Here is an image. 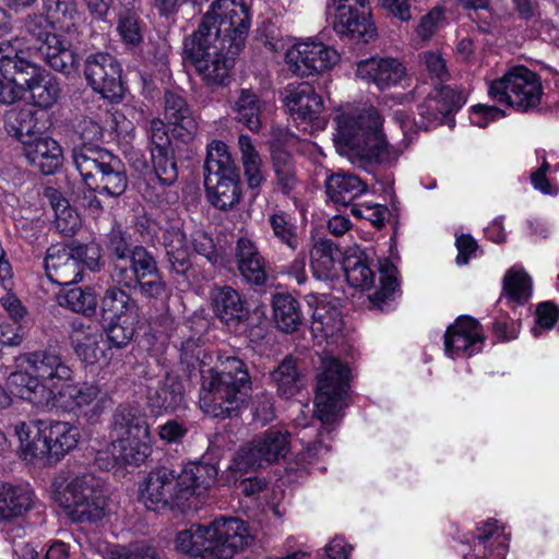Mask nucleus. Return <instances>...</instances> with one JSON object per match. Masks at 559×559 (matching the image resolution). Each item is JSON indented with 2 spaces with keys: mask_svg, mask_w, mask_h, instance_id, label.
<instances>
[{
  "mask_svg": "<svg viewBox=\"0 0 559 559\" xmlns=\"http://www.w3.org/2000/svg\"><path fill=\"white\" fill-rule=\"evenodd\" d=\"M209 202L217 210L229 211L242 197L239 169L222 141L207 145L203 166Z\"/></svg>",
  "mask_w": 559,
  "mask_h": 559,
  "instance_id": "obj_8",
  "label": "nucleus"
},
{
  "mask_svg": "<svg viewBox=\"0 0 559 559\" xmlns=\"http://www.w3.org/2000/svg\"><path fill=\"white\" fill-rule=\"evenodd\" d=\"M349 393L350 369L336 357H322L317 376L314 415L326 433L342 419Z\"/></svg>",
  "mask_w": 559,
  "mask_h": 559,
  "instance_id": "obj_7",
  "label": "nucleus"
},
{
  "mask_svg": "<svg viewBox=\"0 0 559 559\" xmlns=\"http://www.w3.org/2000/svg\"><path fill=\"white\" fill-rule=\"evenodd\" d=\"M27 163L43 175H52L62 165L63 154L59 143L50 136L37 134L22 145Z\"/></svg>",
  "mask_w": 559,
  "mask_h": 559,
  "instance_id": "obj_29",
  "label": "nucleus"
},
{
  "mask_svg": "<svg viewBox=\"0 0 559 559\" xmlns=\"http://www.w3.org/2000/svg\"><path fill=\"white\" fill-rule=\"evenodd\" d=\"M219 366L203 376L200 407L212 416L227 418L237 415L251 391L247 365L236 356H219Z\"/></svg>",
  "mask_w": 559,
  "mask_h": 559,
  "instance_id": "obj_3",
  "label": "nucleus"
},
{
  "mask_svg": "<svg viewBox=\"0 0 559 559\" xmlns=\"http://www.w3.org/2000/svg\"><path fill=\"white\" fill-rule=\"evenodd\" d=\"M112 447L120 463L139 466L151 455V435L139 440L135 438L112 440Z\"/></svg>",
  "mask_w": 559,
  "mask_h": 559,
  "instance_id": "obj_47",
  "label": "nucleus"
},
{
  "mask_svg": "<svg viewBox=\"0 0 559 559\" xmlns=\"http://www.w3.org/2000/svg\"><path fill=\"white\" fill-rule=\"evenodd\" d=\"M356 75L383 91L399 85L405 78V68L393 58H369L357 63Z\"/></svg>",
  "mask_w": 559,
  "mask_h": 559,
  "instance_id": "obj_27",
  "label": "nucleus"
},
{
  "mask_svg": "<svg viewBox=\"0 0 559 559\" xmlns=\"http://www.w3.org/2000/svg\"><path fill=\"white\" fill-rule=\"evenodd\" d=\"M341 257V250L331 240H318L310 251V265L313 275L323 281L332 278Z\"/></svg>",
  "mask_w": 559,
  "mask_h": 559,
  "instance_id": "obj_41",
  "label": "nucleus"
},
{
  "mask_svg": "<svg viewBox=\"0 0 559 559\" xmlns=\"http://www.w3.org/2000/svg\"><path fill=\"white\" fill-rule=\"evenodd\" d=\"M164 116L171 126V134L181 159H191L197 153L199 123L190 105L178 92L166 91Z\"/></svg>",
  "mask_w": 559,
  "mask_h": 559,
  "instance_id": "obj_15",
  "label": "nucleus"
},
{
  "mask_svg": "<svg viewBox=\"0 0 559 559\" xmlns=\"http://www.w3.org/2000/svg\"><path fill=\"white\" fill-rule=\"evenodd\" d=\"M181 481L177 469L168 466L153 468L139 489V500L151 511L185 509L188 503L181 497Z\"/></svg>",
  "mask_w": 559,
  "mask_h": 559,
  "instance_id": "obj_14",
  "label": "nucleus"
},
{
  "mask_svg": "<svg viewBox=\"0 0 559 559\" xmlns=\"http://www.w3.org/2000/svg\"><path fill=\"white\" fill-rule=\"evenodd\" d=\"M4 129L16 138L22 145L35 138L40 129L37 127L35 111L31 108H11L4 115Z\"/></svg>",
  "mask_w": 559,
  "mask_h": 559,
  "instance_id": "obj_42",
  "label": "nucleus"
},
{
  "mask_svg": "<svg viewBox=\"0 0 559 559\" xmlns=\"http://www.w3.org/2000/svg\"><path fill=\"white\" fill-rule=\"evenodd\" d=\"M105 559H158L156 549L143 542L129 546L108 545L103 550Z\"/></svg>",
  "mask_w": 559,
  "mask_h": 559,
  "instance_id": "obj_55",
  "label": "nucleus"
},
{
  "mask_svg": "<svg viewBox=\"0 0 559 559\" xmlns=\"http://www.w3.org/2000/svg\"><path fill=\"white\" fill-rule=\"evenodd\" d=\"M43 9L46 17L51 20L53 25L60 24L64 28L73 25L78 15L73 0H44Z\"/></svg>",
  "mask_w": 559,
  "mask_h": 559,
  "instance_id": "obj_57",
  "label": "nucleus"
},
{
  "mask_svg": "<svg viewBox=\"0 0 559 559\" xmlns=\"http://www.w3.org/2000/svg\"><path fill=\"white\" fill-rule=\"evenodd\" d=\"M464 103L465 97L462 92L450 86L436 85L418 106V114L428 123L441 124L449 114L460 109Z\"/></svg>",
  "mask_w": 559,
  "mask_h": 559,
  "instance_id": "obj_31",
  "label": "nucleus"
},
{
  "mask_svg": "<svg viewBox=\"0 0 559 559\" xmlns=\"http://www.w3.org/2000/svg\"><path fill=\"white\" fill-rule=\"evenodd\" d=\"M233 260L239 276L251 286H263L267 281L266 262L257 245L247 237L237 239Z\"/></svg>",
  "mask_w": 559,
  "mask_h": 559,
  "instance_id": "obj_25",
  "label": "nucleus"
},
{
  "mask_svg": "<svg viewBox=\"0 0 559 559\" xmlns=\"http://www.w3.org/2000/svg\"><path fill=\"white\" fill-rule=\"evenodd\" d=\"M238 146L241 154V164L247 186L254 194H258L261 186L265 182L262 158L249 135L240 134L238 138Z\"/></svg>",
  "mask_w": 559,
  "mask_h": 559,
  "instance_id": "obj_40",
  "label": "nucleus"
},
{
  "mask_svg": "<svg viewBox=\"0 0 559 559\" xmlns=\"http://www.w3.org/2000/svg\"><path fill=\"white\" fill-rule=\"evenodd\" d=\"M146 405L155 416L171 414L187 408L185 386L180 378L173 373L158 380L146 391Z\"/></svg>",
  "mask_w": 559,
  "mask_h": 559,
  "instance_id": "obj_21",
  "label": "nucleus"
},
{
  "mask_svg": "<svg viewBox=\"0 0 559 559\" xmlns=\"http://www.w3.org/2000/svg\"><path fill=\"white\" fill-rule=\"evenodd\" d=\"M22 359L37 377L24 371L12 372L8 378L11 393L36 407L55 406L59 384L71 382L73 370L55 348L24 354Z\"/></svg>",
  "mask_w": 559,
  "mask_h": 559,
  "instance_id": "obj_2",
  "label": "nucleus"
},
{
  "mask_svg": "<svg viewBox=\"0 0 559 559\" xmlns=\"http://www.w3.org/2000/svg\"><path fill=\"white\" fill-rule=\"evenodd\" d=\"M28 91L36 106L49 108L59 98L60 84L57 78L45 71L34 85H29Z\"/></svg>",
  "mask_w": 559,
  "mask_h": 559,
  "instance_id": "obj_52",
  "label": "nucleus"
},
{
  "mask_svg": "<svg viewBox=\"0 0 559 559\" xmlns=\"http://www.w3.org/2000/svg\"><path fill=\"white\" fill-rule=\"evenodd\" d=\"M214 314L230 330H237L250 317L240 294L230 286H215L210 293Z\"/></svg>",
  "mask_w": 559,
  "mask_h": 559,
  "instance_id": "obj_23",
  "label": "nucleus"
},
{
  "mask_svg": "<svg viewBox=\"0 0 559 559\" xmlns=\"http://www.w3.org/2000/svg\"><path fill=\"white\" fill-rule=\"evenodd\" d=\"M285 103L295 121L317 130L325 127L322 98L310 83L289 84L285 91Z\"/></svg>",
  "mask_w": 559,
  "mask_h": 559,
  "instance_id": "obj_20",
  "label": "nucleus"
},
{
  "mask_svg": "<svg viewBox=\"0 0 559 559\" xmlns=\"http://www.w3.org/2000/svg\"><path fill=\"white\" fill-rule=\"evenodd\" d=\"M271 162L277 189L288 195L298 182L293 156L281 147H274L271 151Z\"/></svg>",
  "mask_w": 559,
  "mask_h": 559,
  "instance_id": "obj_45",
  "label": "nucleus"
},
{
  "mask_svg": "<svg viewBox=\"0 0 559 559\" xmlns=\"http://www.w3.org/2000/svg\"><path fill=\"white\" fill-rule=\"evenodd\" d=\"M138 249L147 250L140 245L132 246L131 236L128 233L121 229H111L107 236V251L112 282L121 276L124 270H129Z\"/></svg>",
  "mask_w": 559,
  "mask_h": 559,
  "instance_id": "obj_33",
  "label": "nucleus"
},
{
  "mask_svg": "<svg viewBox=\"0 0 559 559\" xmlns=\"http://www.w3.org/2000/svg\"><path fill=\"white\" fill-rule=\"evenodd\" d=\"M126 286L114 283L109 285L100 299V309L109 319H140L138 301L126 290Z\"/></svg>",
  "mask_w": 559,
  "mask_h": 559,
  "instance_id": "obj_35",
  "label": "nucleus"
},
{
  "mask_svg": "<svg viewBox=\"0 0 559 559\" xmlns=\"http://www.w3.org/2000/svg\"><path fill=\"white\" fill-rule=\"evenodd\" d=\"M205 350L199 344V340L190 337L181 343L180 366L188 376H191L194 371L199 370L202 365H205Z\"/></svg>",
  "mask_w": 559,
  "mask_h": 559,
  "instance_id": "obj_61",
  "label": "nucleus"
},
{
  "mask_svg": "<svg viewBox=\"0 0 559 559\" xmlns=\"http://www.w3.org/2000/svg\"><path fill=\"white\" fill-rule=\"evenodd\" d=\"M249 28L250 13L245 0H215L198 29L185 39V59L206 85H226Z\"/></svg>",
  "mask_w": 559,
  "mask_h": 559,
  "instance_id": "obj_1",
  "label": "nucleus"
},
{
  "mask_svg": "<svg viewBox=\"0 0 559 559\" xmlns=\"http://www.w3.org/2000/svg\"><path fill=\"white\" fill-rule=\"evenodd\" d=\"M58 302L73 312L91 317L95 314L98 301L91 288L72 287L58 296Z\"/></svg>",
  "mask_w": 559,
  "mask_h": 559,
  "instance_id": "obj_50",
  "label": "nucleus"
},
{
  "mask_svg": "<svg viewBox=\"0 0 559 559\" xmlns=\"http://www.w3.org/2000/svg\"><path fill=\"white\" fill-rule=\"evenodd\" d=\"M477 531L478 535L474 547L475 550L478 549L483 557L492 555L495 551H497L498 557L506 555L508 550L506 537L496 521L490 520L483 523Z\"/></svg>",
  "mask_w": 559,
  "mask_h": 559,
  "instance_id": "obj_49",
  "label": "nucleus"
},
{
  "mask_svg": "<svg viewBox=\"0 0 559 559\" xmlns=\"http://www.w3.org/2000/svg\"><path fill=\"white\" fill-rule=\"evenodd\" d=\"M344 271L347 283L360 290L370 289L374 283V272L366 260L348 258L344 262Z\"/></svg>",
  "mask_w": 559,
  "mask_h": 559,
  "instance_id": "obj_54",
  "label": "nucleus"
},
{
  "mask_svg": "<svg viewBox=\"0 0 559 559\" xmlns=\"http://www.w3.org/2000/svg\"><path fill=\"white\" fill-rule=\"evenodd\" d=\"M104 396L96 382L69 383L61 382L58 386V400L64 409L69 412L82 411L95 403L94 412L100 408Z\"/></svg>",
  "mask_w": 559,
  "mask_h": 559,
  "instance_id": "obj_32",
  "label": "nucleus"
},
{
  "mask_svg": "<svg viewBox=\"0 0 559 559\" xmlns=\"http://www.w3.org/2000/svg\"><path fill=\"white\" fill-rule=\"evenodd\" d=\"M110 435L114 440L126 438L139 440L151 435L146 415L136 407L119 405L112 415Z\"/></svg>",
  "mask_w": 559,
  "mask_h": 559,
  "instance_id": "obj_34",
  "label": "nucleus"
},
{
  "mask_svg": "<svg viewBox=\"0 0 559 559\" xmlns=\"http://www.w3.org/2000/svg\"><path fill=\"white\" fill-rule=\"evenodd\" d=\"M181 481V497L186 496L187 502L192 497L200 501L209 497L210 490L217 481L218 468L214 463L191 462L178 471Z\"/></svg>",
  "mask_w": 559,
  "mask_h": 559,
  "instance_id": "obj_28",
  "label": "nucleus"
},
{
  "mask_svg": "<svg viewBox=\"0 0 559 559\" xmlns=\"http://www.w3.org/2000/svg\"><path fill=\"white\" fill-rule=\"evenodd\" d=\"M316 323L320 324V329L325 334H332L335 330H340L342 321L340 319V311L334 307L326 305H318L312 313Z\"/></svg>",
  "mask_w": 559,
  "mask_h": 559,
  "instance_id": "obj_64",
  "label": "nucleus"
},
{
  "mask_svg": "<svg viewBox=\"0 0 559 559\" xmlns=\"http://www.w3.org/2000/svg\"><path fill=\"white\" fill-rule=\"evenodd\" d=\"M272 310L278 330L285 333H294L302 325L304 316L300 304L288 293L273 295Z\"/></svg>",
  "mask_w": 559,
  "mask_h": 559,
  "instance_id": "obj_37",
  "label": "nucleus"
},
{
  "mask_svg": "<svg viewBox=\"0 0 559 559\" xmlns=\"http://www.w3.org/2000/svg\"><path fill=\"white\" fill-rule=\"evenodd\" d=\"M325 188L333 202L347 206L367 190V185L356 175L338 173L326 179Z\"/></svg>",
  "mask_w": 559,
  "mask_h": 559,
  "instance_id": "obj_39",
  "label": "nucleus"
},
{
  "mask_svg": "<svg viewBox=\"0 0 559 559\" xmlns=\"http://www.w3.org/2000/svg\"><path fill=\"white\" fill-rule=\"evenodd\" d=\"M33 492L24 486L0 484V521H10L32 509Z\"/></svg>",
  "mask_w": 559,
  "mask_h": 559,
  "instance_id": "obj_38",
  "label": "nucleus"
},
{
  "mask_svg": "<svg viewBox=\"0 0 559 559\" xmlns=\"http://www.w3.org/2000/svg\"><path fill=\"white\" fill-rule=\"evenodd\" d=\"M263 108V102L251 88L239 90L231 104L235 119L252 132H259L262 128Z\"/></svg>",
  "mask_w": 559,
  "mask_h": 559,
  "instance_id": "obj_36",
  "label": "nucleus"
},
{
  "mask_svg": "<svg viewBox=\"0 0 559 559\" xmlns=\"http://www.w3.org/2000/svg\"><path fill=\"white\" fill-rule=\"evenodd\" d=\"M271 379L276 384L278 394L285 399L297 394L302 386L301 373L292 356H286L278 364L271 372Z\"/></svg>",
  "mask_w": 559,
  "mask_h": 559,
  "instance_id": "obj_44",
  "label": "nucleus"
},
{
  "mask_svg": "<svg viewBox=\"0 0 559 559\" xmlns=\"http://www.w3.org/2000/svg\"><path fill=\"white\" fill-rule=\"evenodd\" d=\"M0 305L15 325L26 326L29 323V313L26 307L11 290H7V293L0 297Z\"/></svg>",
  "mask_w": 559,
  "mask_h": 559,
  "instance_id": "obj_63",
  "label": "nucleus"
},
{
  "mask_svg": "<svg viewBox=\"0 0 559 559\" xmlns=\"http://www.w3.org/2000/svg\"><path fill=\"white\" fill-rule=\"evenodd\" d=\"M24 31L39 58L52 70L67 76L78 69V56L71 44L55 32V25L45 14H29Z\"/></svg>",
  "mask_w": 559,
  "mask_h": 559,
  "instance_id": "obj_10",
  "label": "nucleus"
},
{
  "mask_svg": "<svg viewBox=\"0 0 559 559\" xmlns=\"http://www.w3.org/2000/svg\"><path fill=\"white\" fill-rule=\"evenodd\" d=\"M337 126V141L364 164H391L397 159V151L389 146L382 133V119L376 108L338 118Z\"/></svg>",
  "mask_w": 559,
  "mask_h": 559,
  "instance_id": "obj_5",
  "label": "nucleus"
},
{
  "mask_svg": "<svg viewBox=\"0 0 559 559\" xmlns=\"http://www.w3.org/2000/svg\"><path fill=\"white\" fill-rule=\"evenodd\" d=\"M338 59L334 48L312 38L294 44L285 53L288 70L299 78L322 74L332 69Z\"/></svg>",
  "mask_w": 559,
  "mask_h": 559,
  "instance_id": "obj_17",
  "label": "nucleus"
},
{
  "mask_svg": "<svg viewBox=\"0 0 559 559\" xmlns=\"http://www.w3.org/2000/svg\"><path fill=\"white\" fill-rule=\"evenodd\" d=\"M380 273V288L369 296V300L377 309L383 311L385 305L394 299V295L400 286L397 278V267L389 260L378 261Z\"/></svg>",
  "mask_w": 559,
  "mask_h": 559,
  "instance_id": "obj_46",
  "label": "nucleus"
},
{
  "mask_svg": "<svg viewBox=\"0 0 559 559\" xmlns=\"http://www.w3.org/2000/svg\"><path fill=\"white\" fill-rule=\"evenodd\" d=\"M146 138L150 154H152V152L158 153L177 150V147H174L171 143V140H174L173 134L169 135L164 120L159 118H154L148 121L146 127Z\"/></svg>",
  "mask_w": 559,
  "mask_h": 559,
  "instance_id": "obj_60",
  "label": "nucleus"
},
{
  "mask_svg": "<svg viewBox=\"0 0 559 559\" xmlns=\"http://www.w3.org/2000/svg\"><path fill=\"white\" fill-rule=\"evenodd\" d=\"M166 258L171 271L178 275H185L191 266L189 250L185 236L180 231L164 235Z\"/></svg>",
  "mask_w": 559,
  "mask_h": 559,
  "instance_id": "obj_48",
  "label": "nucleus"
},
{
  "mask_svg": "<svg viewBox=\"0 0 559 559\" xmlns=\"http://www.w3.org/2000/svg\"><path fill=\"white\" fill-rule=\"evenodd\" d=\"M103 331L95 323H85L74 319L70 323L69 338L76 356L88 365H94L105 357Z\"/></svg>",
  "mask_w": 559,
  "mask_h": 559,
  "instance_id": "obj_26",
  "label": "nucleus"
},
{
  "mask_svg": "<svg viewBox=\"0 0 559 559\" xmlns=\"http://www.w3.org/2000/svg\"><path fill=\"white\" fill-rule=\"evenodd\" d=\"M325 16L341 39L367 44L377 37L368 0H330L325 7Z\"/></svg>",
  "mask_w": 559,
  "mask_h": 559,
  "instance_id": "obj_12",
  "label": "nucleus"
},
{
  "mask_svg": "<svg viewBox=\"0 0 559 559\" xmlns=\"http://www.w3.org/2000/svg\"><path fill=\"white\" fill-rule=\"evenodd\" d=\"M53 498L74 523H95L105 516L107 498L103 481L91 472L71 476L62 489L53 492Z\"/></svg>",
  "mask_w": 559,
  "mask_h": 559,
  "instance_id": "obj_9",
  "label": "nucleus"
},
{
  "mask_svg": "<svg viewBox=\"0 0 559 559\" xmlns=\"http://www.w3.org/2000/svg\"><path fill=\"white\" fill-rule=\"evenodd\" d=\"M532 281L524 271L509 270L503 277V292L508 298L524 304L531 297Z\"/></svg>",
  "mask_w": 559,
  "mask_h": 559,
  "instance_id": "obj_53",
  "label": "nucleus"
},
{
  "mask_svg": "<svg viewBox=\"0 0 559 559\" xmlns=\"http://www.w3.org/2000/svg\"><path fill=\"white\" fill-rule=\"evenodd\" d=\"M0 58L4 72L12 75L22 93L29 90L45 73L39 66L26 60L25 52L19 48V41L3 40L0 43Z\"/></svg>",
  "mask_w": 559,
  "mask_h": 559,
  "instance_id": "obj_24",
  "label": "nucleus"
},
{
  "mask_svg": "<svg viewBox=\"0 0 559 559\" xmlns=\"http://www.w3.org/2000/svg\"><path fill=\"white\" fill-rule=\"evenodd\" d=\"M47 277L58 285L78 283L83 277V267L79 265L68 246H51L44 260Z\"/></svg>",
  "mask_w": 559,
  "mask_h": 559,
  "instance_id": "obj_30",
  "label": "nucleus"
},
{
  "mask_svg": "<svg viewBox=\"0 0 559 559\" xmlns=\"http://www.w3.org/2000/svg\"><path fill=\"white\" fill-rule=\"evenodd\" d=\"M483 341L479 323L471 317H461L444 334V350L450 357L460 354L472 356L480 350Z\"/></svg>",
  "mask_w": 559,
  "mask_h": 559,
  "instance_id": "obj_22",
  "label": "nucleus"
},
{
  "mask_svg": "<svg viewBox=\"0 0 559 559\" xmlns=\"http://www.w3.org/2000/svg\"><path fill=\"white\" fill-rule=\"evenodd\" d=\"M269 224L274 237L292 250L298 247L297 227L292 217L283 211H277L269 215Z\"/></svg>",
  "mask_w": 559,
  "mask_h": 559,
  "instance_id": "obj_56",
  "label": "nucleus"
},
{
  "mask_svg": "<svg viewBox=\"0 0 559 559\" xmlns=\"http://www.w3.org/2000/svg\"><path fill=\"white\" fill-rule=\"evenodd\" d=\"M80 430L67 421H53L38 430V438L28 447L36 461L52 464L76 448Z\"/></svg>",
  "mask_w": 559,
  "mask_h": 559,
  "instance_id": "obj_18",
  "label": "nucleus"
},
{
  "mask_svg": "<svg viewBox=\"0 0 559 559\" xmlns=\"http://www.w3.org/2000/svg\"><path fill=\"white\" fill-rule=\"evenodd\" d=\"M248 528L235 518L215 520L209 525L193 524L176 536L183 554L203 559H230L248 544Z\"/></svg>",
  "mask_w": 559,
  "mask_h": 559,
  "instance_id": "obj_4",
  "label": "nucleus"
},
{
  "mask_svg": "<svg viewBox=\"0 0 559 559\" xmlns=\"http://www.w3.org/2000/svg\"><path fill=\"white\" fill-rule=\"evenodd\" d=\"M73 164L87 188L111 198L122 195L129 183L124 163L99 145L74 147Z\"/></svg>",
  "mask_w": 559,
  "mask_h": 559,
  "instance_id": "obj_6",
  "label": "nucleus"
},
{
  "mask_svg": "<svg viewBox=\"0 0 559 559\" xmlns=\"http://www.w3.org/2000/svg\"><path fill=\"white\" fill-rule=\"evenodd\" d=\"M488 94L499 104L519 112H530L540 104L543 85L537 73L525 67H515L502 78L492 81Z\"/></svg>",
  "mask_w": 559,
  "mask_h": 559,
  "instance_id": "obj_11",
  "label": "nucleus"
},
{
  "mask_svg": "<svg viewBox=\"0 0 559 559\" xmlns=\"http://www.w3.org/2000/svg\"><path fill=\"white\" fill-rule=\"evenodd\" d=\"M53 211L57 230L66 237L75 235L81 227V219L75 210L69 205V202L59 198L58 202H53Z\"/></svg>",
  "mask_w": 559,
  "mask_h": 559,
  "instance_id": "obj_59",
  "label": "nucleus"
},
{
  "mask_svg": "<svg viewBox=\"0 0 559 559\" xmlns=\"http://www.w3.org/2000/svg\"><path fill=\"white\" fill-rule=\"evenodd\" d=\"M79 265L90 271H99L102 265V249L96 242L68 245Z\"/></svg>",
  "mask_w": 559,
  "mask_h": 559,
  "instance_id": "obj_62",
  "label": "nucleus"
},
{
  "mask_svg": "<svg viewBox=\"0 0 559 559\" xmlns=\"http://www.w3.org/2000/svg\"><path fill=\"white\" fill-rule=\"evenodd\" d=\"M139 319L114 318L106 329L107 340L111 347L123 348L133 338Z\"/></svg>",
  "mask_w": 559,
  "mask_h": 559,
  "instance_id": "obj_58",
  "label": "nucleus"
},
{
  "mask_svg": "<svg viewBox=\"0 0 559 559\" xmlns=\"http://www.w3.org/2000/svg\"><path fill=\"white\" fill-rule=\"evenodd\" d=\"M290 449V435L281 427L272 426L240 445L235 452L231 468L249 472L284 459Z\"/></svg>",
  "mask_w": 559,
  "mask_h": 559,
  "instance_id": "obj_13",
  "label": "nucleus"
},
{
  "mask_svg": "<svg viewBox=\"0 0 559 559\" xmlns=\"http://www.w3.org/2000/svg\"><path fill=\"white\" fill-rule=\"evenodd\" d=\"M121 66L108 52L91 53L85 59L84 75L91 87L111 103L123 97Z\"/></svg>",
  "mask_w": 559,
  "mask_h": 559,
  "instance_id": "obj_19",
  "label": "nucleus"
},
{
  "mask_svg": "<svg viewBox=\"0 0 559 559\" xmlns=\"http://www.w3.org/2000/svg\"><path fill=\"white\" fill-rule=\"evenodd\" d=\"M114 283L138 290L145 299H162L168 294V286L148 250L138 249L129 270H124Z\"/></svg>",
  "mask_w": 559,
  "mask_h": 559,
  "instance_id": "obj_16",
  "label": "nucleus"
},
{
  "mask_svg": "<svg viewBox=\"0 0 559 559\" xmlns=\"http://www.w3.org/2000/svg\"><path fill=\"white\" fill-rule=\"evenodd\" d=\"M177 150H169L150 154V163L153 171L162 186H173L178 179V165L175 152ZM177 153H179L177 151ZM180 157V154H178Z\"/></svg>",
  "mask_w": 559,
  "mask_h": 559,
  "instance_id": "obj_51",
  "label": "nucleus"
},
{
  "mask_svg": "<svg viewBox=\"0 0 559 559\" xmlns=\"http://www.w3.org/2000/svg\"><path fill=\"white\" fill-rule=\"evenodd\" d=\"M117 19V33L121 41L130 49L138 48L144 38V23L141 20L139 8H128L115 11Z\"/></svg>",
  "mask_w": 559,
  "mask_h": 559,
  "instance_id": "obj_43",
  "label": "nucleus"
}]
</instances>
